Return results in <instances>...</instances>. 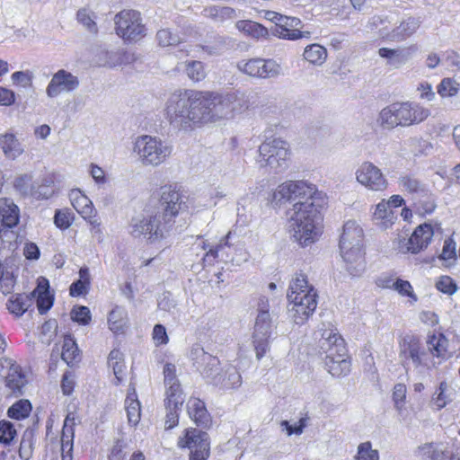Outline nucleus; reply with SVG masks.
<instances>
[{"label": "nucleus", "mask_w": 460, "mask_h": 460, "mask_svg": "<svg viewBox=\"0 0 460 460\" xmlns=\"http://www.w3.org/2000/svg\"><path fill=\"white\" fill-rule=\"evenodd\" d=\"M241 110L235 93L178 89L169 96L165 113L173 128L191 131L206 124L231 119Z\"/></svg>", "instance_id": "obj_1"}, {"label": "nucleus", "mask_w": 460, "mask_h": 460, "mask_svg": "<svg viewBox=\"0 0 460 460\" xmlns=\"http://www.w3.org/2000/svg\"><path fill=\"white\" fill-rule=\"evenodd\" d=\"M317 189L305 181H286L274 190L272 201L289 202L286 212L287 228L301 246L314 243L322 233L321 206L316 203Z\"/></svg>", "instance_id": "obj_2"}, {"label": "nucleus", "mask_w": 460, "mask_h": 460, "mask_svg": "<svg viewBox=\"0 0 460 460\" xmlns=\"http://www.w3.org/2000/svg\"><path fill=\"white\" fill-rule=\"evenodd\" d=\"M162 200L166 203L163 215L137 217L132 218L129 225V233L133 237L143 236L148 243L159 247L170 232L171 218L178 215L184 205L181 193L171 188L163 191Z\"/></svg>", "instance_id": "obj_3"}, {"label": "nucleus", "mask_w": 460, "mask_h": 460, "mask_svg": "<svg viewBox=\"0 0 460 460\" xmlns=\"http://www.w3.org/2000/svg\"><path fill=\"white\" fill-rule=\"evenodd\" d=\"M430 115L429 109L416 102H394L381 110L377 122L385 129L420 124Z\"/></svg>", "instance_id": "obj_4"}, {"label": "nucleus", "mask_w": 460, "mask_h": 460, "mask_svg": "<svg viewBox=\"0 0 460 460\" xmlns=\"http://www.w3.org/2000/svg\"><path fill=\"white\" fill-rule=\"evenodd\" d=\"M172 150L169 142L151 135L138 136L132 144V152L143 166H160L170 158Z\"/></svg>", "instance_id": "obj_5"}, {"label": "nucleus", "mask_w": 460, "mask_h": 460, "mask_svg": "<svg viewBox=\"0 0 460 460\" xmlns=\"http://www.w3.org/2000/svg\"><path fill=\"white\" fill-rule=\"evenodd\" d=\"M289 156L288 142L279 137L268 138L259 146L256 161L260 167L270 168L275 172H279L287 168Z\"/></svg>", "instance_id": "obj_6"}, {"label": "nucleus", "mask_w": 460, "mask_h": 460, "mask_svg": "<svg viewBox=\"0 0 460 460\" xmlns=\"http://www.w3.org/2000/svg\"><path fill=\"white\" fill-rule=\"evenodd\" d=\"M269 300L261 296L258 301V314L255 319L252 342L256 358H261L269 349L270 339L275 328L270 313Z\"/></svg>", "instance_id": "obj_7"}, {"label": "nucleus", "mask_w": 460, "mask_h": 460, "mask_svg": "<svg viewBox=\"0 0 460 460\" xmlns=\"http://www.w3.org/2000/svg\"><path fill=\"white\" fill-rule=\"evenodd\" d=\"M114 22L117 35L125 41L136 42L146 36V29L137 11L122 10L115 15Z\"/></svg>", "instance_id": "obj_8"}, {"label": "nucleus", "mask_w": 460, "mask_h": 460, "mask_svg": "<svg viewBox=\"0 0 460 460\" xmlns=\"http://www.w3.org/2000/svg\"><path fill=\"white\" fill-rule=\"evenodd\" d=\"M241 73L258 79L276 78L282 74V66L272 58H253L241 59L236 63Z\"/></svg>", "instance_id": "obj_9"}, {"label": "nucleus", "mask_w": 460, "mask_h": 460, "mask_svg": "<svg viewBox=\"0 0 460 460\" xmlns=\"http://www.w3.org/2000/svg\"><path fill=\"white\" fill-rule=\"evenodd\" d=\"M178 446L190 450V460H207L210 455L208 435L197 429H187L179 438Z\"/></svg>", "instance_id": "obj_10"}, {"label": "nucleus", "mask_w": 460, "mask_h": 460, "mask_svg": "<svg viewBox=\"0 0 460 460\" xmlns=\"http://www.w3.org/2000/svg\"><path fill=\"white\" fill-rule=\"evenodd\" d=\"M414 456L420 460H460V446L451 448L444 441L425 442L415 448Z\"/></svg>", "instance_id": "obj_11"}, {"label": "nucleus", "mask_w": 460, "mask_h": 460, "mask_svg": "<svg viewBox=\"0 0 460 460\" xmlns=\"http://www.w3.org/2000/svg\"><path fill=\"white\" fill-rule=\"evenodd\" d=\"M399 358L405 367L411 363L415 368H431L428 354L422 349L419 339L414 336H405L401 341Z\"/></svg>", "instance_id": "obj_12"}, {"label": "nucleus", "mask_w": 460, "mask_h": 460, "mask_svg": "<svg viewBox=\"0 0 460 460\" xmlns=\"http://www.w3.org/2000/svg\"><path fill=\"white\" fill-rule=\"evenodd\" d=\"M357 181L371 191L382 192L388 187L385 174L371 162H364L356 171Z\"/></svg>", "instance_id": "obj_13"}, {"label": "nucleus", "mask_w": 460, "mask_h": 460, "mask_svg": "<svg viewBox=\"0 0 460 460\" xmlns=\"http://www.w3.org/2000/svg\"><path fill=\"white\" fill-rule=\"evenodd\" d=\"M290 317L296 324H304L314 314L317 306V292L307 291L306 295L288 299Z\"/></svg>", "instance_id": "obj_14"}, {"label": "nucleus", "mask_w": 460, "mask_h": 460, "mask_svg": "<svg viewBox=\"0 0 460 460\" xmlns=\"http://www.w3.org/2000/svg\"><path fill=\"white\" fill-rule=\"evenodd\" d=\"M79 84L76 75L65 69H59L52 75L46 88V94L49 98H57L61 93L75 91Z\"/></svg>", "instance_id": "obj_15"}, {"label": "nucleus", "mask_w": 460, "mask_h": 460, "mask_svg": "<svg viewBox=\"0 0 460 460\" xmlns=\"http://www.w3.org/2000/svg\"><path fill=\"white\" fill-rule=\"evenodd\" d=\"M433 234L431 225L422 224L414 230L409 239L400 240L399 249L402 252L417 253L428 246Z\"/></svg>", "instance_id": "obj_16"}, {"label": "nucleus", "mask_w": 460, "mask_h": 460, "mask_svg": "<svg viewBox=\"0 0 460 460\" xmlns=\"http://www.w3.org/2000/svg\"><path fill=\"white\" fill-rule=\"evenodd\" d=\"M320 353L323 358L347 356V349L343 338L336 330H324L320 339Z\"/></svg>", "instance_id": "obj_17"}, {"label": "nucleus", "mask_w": 460, "mask_h": 460, "mask_svg": "<svg viewBox=\"0 0 460 460\" xmlns=\"http://www.w3.org/2000/svg\"><path fill=\"white\" fill-rule=\"evenodd\" d=\"M346 271L352 277L361 276L366 270L364 246L340 248Z\"/></svg>", "instance_id": "obj_18"}, {"label": "nucleus", "mask_w": 460, "mask_h": 460, "mask_svg": "<svg viewBox=\"0 0 460 460\" xmlns=\"http://www.w3.org/2000/svg\"><path fill=\"white\" fill-rule=\"evenodd\" d=\"M301 24L302 22L300 19L283 15L279 23H278V27L271 29V33L279 39L288 40H296L304 37H308L310 34L308 31L304 32L299 30Z\"/></svg>", "instance_id": "obj_19"}, {"label": "nucleus", "mask_w": 460, "mask_h": 460, "mask_svg": "<svg viewBox=\"0 0 460 460\" xmlns=\"http://www.w3.org/2000/svg\"><path fill=\"white\" fill-rule=\"evenodd\" d=\"M413 51V47L397 49L381 48L378 50V55L386 60L387 66L393 69H398L411 59Z\"/></svg>", "instance_id": "obj_20"}, {"label": "nucleus", "mask_w": 460, "mask_h": 460, "mask_svg": "<svg viewBox=\"0 0 460 460\" xmlns=\"http://www.w3.org/2000/svg\"><path fill=\"white\" fill-rule=\"evenodd\" d=\"M364 233L362 227L355 220H348L343 225L340 239V248L363 246Z\"/></svg>", "instance_id": "obj_21"}, {"label": "nucleus", "mask_w": 460, "mask_h": 460, "mask_svg": "<svg viewBox=\"0 0 460 460\" xmlns=\"http://www.w3.org/2000/svg\"><path fill=\"white\" fill-rule=\"evenodd\" d=\"M242 376L234 366H227L220 374L213 376L212 385L223 390L236 389L242 385Z\"/></svg>", "instance_id": "obj_22"}, {"label": "nucleus", "mask_w": 460, "mask_h": 460, "mask_svg": "<svg viewBox=\"0 0 460 460\" xmlns=\"http://www.w3.org/2000/svg\"><path fill=\"white\" fill-rule=\"evenodd\" d=\"M4 362L9 365L8 373L5 376V386L15 396L22 395V388L26 385L27 380L21 367L12 363L9 359H4Z\"/></svg>", "instance_id": "obj_23"}, {"label": "nucleus", "mask_w": 460, "mask_h": 460, "mask_svg": "<svg viewBox=\"0 0 460 460\" xmlns=\"http://www.w3.org/2000/svg\"><path fill=\"white\" fill-rule=\"evenodd\" d=\"M428 349L430 354L438 358V361H430L431 367H436L443 360L447 359L449 355L447 353L448 340L442 333L429 335L427 341Z\"/></svg>", "instance_id": "obj_24"}, {"label": "nucleus", "mask_w": 460, "mask_h": 460, "mask_svg": "<svg viewBox=\"0 0 460 460\" xmlns=\"http://www.w3.org/2000/svg\"><path fill=\"white\" fill-rule=\"evenodd\" d=\"M75 418L71 413L65 419L61 436V456L62 460H73V445L75 436Z\"/></svg>", "instance_id": "obj_25"}, {"label": "nucleus", "mask_w": 460, "mask_h": 460, "mask_svg": "<svg viewBox=\"0 0 460 460\" xmlns=\"http://www.w3.org/2000/svg\"><path fill=\"white\" fill-rule=\"evenodd\" d=\"M187 411L190 418L201 428H208L211 417L204 402L198 398H190L187 402Z\"/></svg>", "instance_id": "obj_26"}, {"label": "nucleus", "mask_w": 460, "mask_h": 460, "mask_svg": "<svg viewBox=\"0 0 460 460\" xmlns=\"http://www.w3.org/2000/svg\"><path fill=\"white\" fill-rule=\"evenodd\" d=\"M73 208L84 218L94 217V208L91 199L79 190H73L69 194Z\"/></svg>", "instance_id": "obj_27"}, {"label": "nucleus", "mask_w": 460, "mask_h": 460, "mask_svg": "<svg viewBox=\"0 0 460 460\" xmlns=\"http://www.w3.org/2000/svg\"><path fill=\"white\" fill-rule=\"evenodd\" d=\"M0 221L2 226L14 227L19 222V208L8 199H0Z\"/></svg>", "instance_id": "obj_28"}, {"label": "nucleus", "mask_w": 460, "mask_h": 460, "mask_svg": "<svg viewBox=\"0 0 460 460\" xmlns=\"http://www.w3.org/2000/svg\"><path fill=\"white\" fill-rule=\"evenodd\" d=\"M397 217L389 208V203L385 199H382L376 206L373 214V219L376 225L384 229L391 227Z\"/></svg>", "instance_id": "obj_29"}, {"label": "nucleus", "mask_w": 460, "mask_h": 460, "mask_svg": "<svg viewBox=\"0 0 460 460\" xmlns=\"http://www.w3.org/2000/svg\"><path fill=\"white\" fill-rule=\"evenodd\" d=\"M125 410L127 411L128 424L136 426L141 418V406L135 388L130 389L125 399Z\"/></svg>", "instance_id": "obj_30"}, {"label": "nucleus", "mask_w": 460, "mask_h": 460, "mask_svg": "<svg viewBox=\"0 0 460 460\" xmlns=\"http://www.w3.org/2000/svg\"><path fill=\"white\" fill-rule=\"evenodd\" d=\"M420 24L413 18H409L402 22L389 34L388 39L393 41H402L411 36L418 30Z\"/></svg>", "instance_id": "obj_31"}, {"label": "nucleus", "mask_w": 460, "mask_h": 460, "mask_svg": "<svg viewBox=\"0 0 460 460\" xmlns=\"http://www.w3.org/2000/svg\"><path fill=\"white\" fill-rule=\"evenodd\" d=\"M327 371L335 377L346 376L350 371V361L348 355L345 357H336L331 358H323Z\"/></svg>", "instance_id": "obj_32"}, {"label": "nucleus", "mask_w": 460, "mask_h": 460, "mask_svg": "<svg viewBox=\"0 0 460 460\" xmlns=\"http://www.w3.org/2000/svg\"><path fill=\"white\" fill-rule=\"evenodd\" d=\"M307 291L316 292L314 288L312 285H309L307 281V278L303 273H296L292 278L288 292V299L293 298V296L297 295V296L306 295Z\"/></svg>", "instance_id": "obj_33"}, {"label": "nucleus", "mask_w": 460, "mask_h": 460, "mask_svg": "<svg viewBox=\"0 0 460 460\" xmlns=\"http://www.w3.org/2000/svg\"><path fill=\"white\" fill-rule=\"evenodd\" d=\"M128 323V313L121 306H115L108 316L109 329L114 333H121Z\"/></svg>", "instance_id": "obj_34"}, {"label": "nucleus", "mask_w": 460, "mask_h": 460, "mask_svg": "<svg viewBox=\"0 0 460 460\" xmlns=\"http://www.w3.org/2000/svg\"><path fill=\"white\" fill-rule=\"evenodd\" d=\"M0 147L4 155L12 159H15L23 153L22 144L13 134L10 133L0 137Z\"/></svg>", "instance_id": "obj_35"}, {"label": "nucleus", "mask_w": 460, "mask_h": 460, "mask_svg": "<svg viewBox=\"0 0 460 460\" xmlns=\"http://www.w3.org/2000/svg\"><path fill=\"white\" fill-rule=\"evenodd\" d=\"M195 353L201 356V360L205 364L204 368L202 369V374L212 384L213 376L220 374V372H218L219 360L216 357L206 353L201 348H197L195 349Z\"/></svg>", "instance_id": "obj_36"}, {"label": "nucleus", "mask_w": 460, "mask_h": 460, "mask_svg": "<svg viewBox=\"0 0 460 460\" xmlns=\"http://www.w3.org/2000/svg\"><path fill=\"white\" fill-rule=\"evenodd\" d=\"M44 284L39 283L37 288L31 293V297L38 293L37 296V306L40 314H45L50 309L53 305V298L48 291L49 282L47 279H43Z\"/></svg>", "instance_id": "obj_37"}, {"label": "nucleus", "mask_w": 460, "mask_h": 460, "mask_svg": "<svg viewBox=\"0 0 460 460\" xmlns=\"http://www.w3.org/2000/svg\"><path fill=\"white\" fill-rule=\"evenodd\" d=\"M204 15L215 22H224L227 20H232L237 17L236 11L229 6H216L212 5L204 9Z\"/></svg>", "instance_id": "obj_38"}, {"label": "nucleus", "mask_w": 460, "mask_h": 460, "mask_svg": "<svg viewBox=\"0 0 460 460\" xmlns=\"http://www.w3.org/2000/svg\"><path fill=\"white\" fill-rule=\"evenodd\" d=\"M31 303L32 297L30 295L15 294L9 298L7 308L12 314L22 315L31 305Z\"/></svg>", "instance_id": "obj_39"}, {"label": "nucleus", "mask_w": 460, "mask_h": 460, "mask_svg": "<svg viewBox=\"0 0 460 460\" xmlns=\"http://www.w3.org/2000/svg\"><path fill=\"white\" fill-rule=\"evenodd\" d=\"M108 364L117 379L116 385H119L124 379L126 371L123 353L119 349H112L108 357Z\"/></svg>", "instance_id": "obj_40"}, {"label": "nucleus", "mask_w": 460, "mask_h": 460, "mask_svg": "<svg viewBox=\"0 0 460 460\" xmlns=\"http://www.w3.org/2000/svg\"><path fill=\"white\" fill-rule=\"evenodd\" d=\"M303 57L307 62L313 65L321 66L327 58V50L320 44H310L305 47Z\"/></svg>", "instance_id": "obj_41"}, {"label": "nucleus", "mask_w": 460, "mask_h": 460, "mask_svg": "<svg viewBox=\"0 0 460 460\" xmlns=\"http://www.w3.org/2000/svg\"><path fill=\"white\" fill-rule=\"evenodd\" d=\"M61 357L68 366H73L80 360V352L77 344L70 335L64 337Z\"/></svg>", "instance_id": "obj_42"}, {"label": "nucleus", "mask_w": 460, "mask_h": 460, "mask_svg": "<svg viewBox=\"0 0 460 460\" xmlns=\"http://www.w3.org/2000/svg\"><path fill=\"white\" fill-rule=\"evenodd\" d=\"M11 229L5 226L0 229L2 249L5 252V258L11 256L18 248V234Z\"/></svg>", "instance_id": "obj_43"}, {"label": "nucleus", "mask_w": 460, "mask_h": 460, "mask_svg": "<svg viewBox=\"0 0 460 460\" xmlns=\"http://www.w3.org/2000/svg\"><path fill=\"white\" fill-rule=\"evenodd\" d=\"M235 27L245 34L255 38H264L268 35V30L258 22L252 21H238Z\"/></svg>", "instance_id": "obj_44"}, {"label": "nucleus", "mask_w": 460, "mask_h": 460, "mask_svg": "<svg viewBox=\"0 0 460 460\" xmlns=\"http://www.w3.org/2000/svg\"><path fill=\"white\" fill-rule=\"evenodd\" d=\"M165 406L166 409H180L184 402V397L181 385L167 386L165 391Z\"/></svg>", "instance_id": "obj_45"}, {"label": "nucleus", "mask_w": 460, "mask_h": 460, "mask_svg": "<svg viewBox=\"0 0 460 460\" xmlns=\"http://www.w3.org/2000/svg\"><path fill=\"white\" fill-rule=\"evenodd\" d=\"M185 72L187 76L195 83L202 81L207 75L203 63L196 60L185 63Z\"/></svg>", "instance_id": "obj_46"}, {"label": "nucleus", "mask_w": 460, "mask_h": 460, "mask_svg": "<svg viewBox=\"0 0 460 460\" xmlns=\"http://www.w3.org/2000/svg\"><path fill=\"white\" fill-rule=\"evenodd\" d=\"M95 18L94 13L87 8H81L76 13L77 22L91 33H96L98 31Z\"/></svg>", "instance_id": "obj_47"}, {"label": "nucleus", "mask_w": 460, "mask_h": 460, "mask_svg": "<svg viewBox=\"0 0 460 460\" xmlns=\"http://www.w3.org/2000/svg\"><path fill=\"white\" fill-rule=\"evenodd\" d=\"M354 460H380L379 452L373 448L370 441L358 444Z\"/></svg>", "instance_id": "obj_48"}, {"label": "nucleus", "mask_w": 460, "mask_h": 460, "mask_svg": "<svg viewBox=\"0 0 460 460\" xmlns=\"http://www.w3.org/2000/svg\"><path fill=\"white\" fill-rule=\"evenodd\" d=\"M227 192L226 189L223 187L217 186L215 188L208 189L206 192H204V204L203 206L206 208H213L216 207L218 202L226 198Z\"/></svg>", "instance_id": "obj_49"}, {"label": "nucleus", "mask_w": 460, "mask_h": 460, "mask_svg": "<svg viewBox=\"0 0 460 460\" xmlns=\"http://www.w3.org/2000/svg\"><path fill=\"white\" fill-rule=\"evenodd\" d=\"M31 404L28 400H20L8 409V416L15 420H22L29 416Z\"/></svg>", "instance_id": "obj_50"}, {"label": "nucleus", "mask_w": 460, "mask_h": 460, "mask_svg": "<svg viewBox=\"0 0 460 460\" xmlns=\"http://www.w3.org/2000/svg\"><path fill=\"white\" fill-rule=\"evenodd\" d=\"M385 288H393L397 291L401 296H408L411 299L412 303H415L418 300L417 296L413 291V288L411 283L407 280L396 279L395 282H393L392 285L386 284L385 285Z\"/></svg>", "instance_id": "obj_51"}, {"label": "nucleus", "mask_w": 460, "mask_h": 460, "mask_svg": "<svg viewBox=\"0 0 460 460\" xmlns=\"http://www.w3.org/2000/svg\"><path fill=\"white\" fill-rule=\"evenodd\" d=\"M459 92V84L452 78H444L438 85V93L443 98L456 96Z\"/></svg>", "instance_id": "obj_52"}, {"label": "nucleus", "mask_w": 460, "mask_h": 460, "mask_svg": "<svg viewBox=\"0 0 460 460\" xmlns=\"http://www.w3.org/2000/svg\"><path fill=\"white\" fill-rule=\"evenodd\" d=\"M407 388L404 384H396L393 390V401L396 411L401 414L405 408Z\"/></svg>", "instance_id": "obj_53"}, {"label": "nucleus", "mask_w": 460, "mask_h": 460, "mask_svg": "<svg viewBox=\"0 0 460 460\" xmlns=\"http://www.w3.org/2000/svg\"><path fill=\"white\" fill-rule=\"evenodd\" d=\"M399 186L402 190L410 193H417L423 191V185L416 179L411 176H402L398 181Z\"/></svg>", "instance_id": "obj_54"}, {"label": "nucleus", "mask_w": 460, "mask_h": 460, "mask_svg": "<svg viewBox=\"0 0 460 460\" xmlns=\"http://www.w3.org/2000/svg\"><path fill=\"white\" fill-rule=\"evenodd\" d=\"M74 215L69 209H58L54 216V223L59 229H67L73 222Z\"/></svg>", "instance_id": "obj_55"}, {"label": "nucleus", "mask_w": 460, "mask_h": 460, "mask_svg": "<svg viewBox=\"0 0 460 460\" xmlns=\"http://www.w3.org/2000/svg\"><path fill=\"white\" fill-rule=\"evenodd\" d=\"M16 436V429L8 420L0 421V443L9 445Z\"/></svg>", "instance_id": "obj_56"}, {"label": "nucleus", "mask_w": 460, "mask_h": 460, "mask_svg": "<svg viewBox=\"0 0 460 460\" xmlns=\"http://www.w3.org/2000/svg\"><path fill=\"white\" fill-rule=\"evenodd\" d=\"M156 39L158 44L163 47L174 46L181 42L180 37L167 29L158 31Z\"/></svg>", "instance_id": "obj_57"}, {"label": "nucleus", "mask_w": 460, "mask_h": 460, "mask_svg": "<svg viewBox=\"0 0 460 460\" xmlns=\"http://www.w3.org/2000/svg\"><path fill=\"white\" fill-rule=\"evenodd\" d=\"M71 319L82 325H86L91 321V312L87 306H75L71 311Z\"/></svg>", "instance_id": "obj_58"}, {"label": "nucleus", "mask_w": 460, "mask_h": 460, "mask_svg": "<svg viewBox=\"0 0 460 460\" xmlns=\"http://www.w3.org/2000/svg\"><path fill=\"white\" fill-rule=\"evenodd\" d=\"M232 237V233L229 232L224 238H222L219 243L215 248H209L208 252L206 253L204 257V261L208 264H212L214 260L217 257L218 252L225 246L230 247L232 243H230V239Z\"/></svg>", "instance_id": "obj_59"}, {"label": "nucleus", "mask_w": 460, "mask_h": 460, "mask_svg": "<svg viewBox=\"0 0 460 460\" xmlns=\"http://www.w3.org/2000/svg\"><path fill=\"white\" fill-rule=\"evenodd\" d=\"M447 388L448 385L447 382H441L439 384L438 391L435 393L433 396L432 401L438 410L444 408L449 400L448 396L446 394Z\"/></svg>", "instance_id": "obj_60"}, {"label": "nucleus", "mask_w": 460, "mask_h": 460, "mask_svg": "<svg viewBox=\"0 0 460 460\" xmlns=\"http://www.w3.org/2000/svg\"><path fill=\"white\" fill-rule=\"evenodd\" d=\"M305 426V419L303 418L300 419L295 425L289 424L288 420H282L280 422V427L283 430H286L288 436H291L293 434L301 435L304 432Z\"/></svg>", "instance_id": "obj_61"}, {"label": "nucleus", "mask_w": 460, "mask_h": 460, "mask_svg": "<svg viewBox=\"0 0 460 460\" xmlns=\"http://www.w3.org/2000/svg\"><path fill=\"white\" fill-rule=\"evenodd\" d=\"M437 288L447 295H453L456 291V285L448 276H442L436 283Z\"/></svg>", "instance_id": "obj_62"}, {"label": "nucleus", "mask_w": 460, "mask_h": 460, "mask_svg": "<svg viewBox=\"0 0 460 460\" xmlns=\"http://www.w3.org/2000/svg\"><path fill=\"white\" fill-rule=\"evenodd\" d=\"M164 385L165 387L172 385H179L177 379L176 367L172 363H166L164 367Z\"/></svg>", "instance_id": "obj_63"}, {"label": "nucleus", "mask_w": 460, "mask_h": 460, "mask_svg": "<svg viewBox=\"0 0 460 460\" xmlns=\"http://www.w3.org/2000/svg\"><path fill=\"white\" fill-rule=\"evenodd\" d=\"M12 80L13 84H17L23 88H27L31 85L32 75L28 71H17L12 75Z\"/></svg>", "instance_id": "obj_64"}]
</instances>
